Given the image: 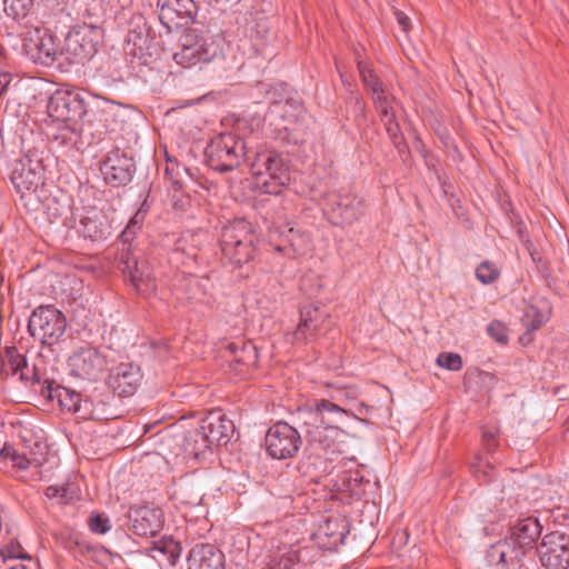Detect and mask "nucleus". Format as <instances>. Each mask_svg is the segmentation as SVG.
I'll use <instances>...</instances> for the list:
<instances>
[{"mask_svg": "<svg viewBox=\"0 0 569 569\" xmlns=\"http://www.w3.org/2000/svg\"><path fill=\"white\" fill-rule=\"evenodd\" d=\"M11 181L29 211L39 210L40 198L46 196L41 160L33 154H23L14 161Z\"/></svg>", "mask_w": 569, "mask_h": 569, "instance_id": "f257e3e1", "label": "nucleus"}, {"mask_svg": "<svg viewBox=\"0 0 569 569\" xmlns=\"http://www.w3.org/2000/svg\"><path fill=\"white\" fill-rule=\"evenodd\" d=\"M222 43L220 36L190 29L181 38V47L173 53V60L182 68L207 64L221 56Z\"/></svg>", "mask_w": 569, "mask_h": 569, "instance_id": "f03ea898", "label": "nucleus"}, {"mask_svg": "<svg viewBox=\"0 0 569 569\" xmlns=\"http://www.w3.org/2000/svg\"><path fill=\"white\" fill-rule=\"evenodd\" d=\"M222 43L220 36L190 29L181 38V47L173 53V60L182 68L207 64L221 56Z\"/></svg>", "mask_w": 569, "mask_h": 569, "instance_id": "7ed1b4c3", "label": "nucleus"}, {"mask_svg": "<svg viewBox=\"0 0 569 569\" xmlns=\"http://www.w3.org/2000/svg\"><path fill=\"white\" fill-rule=\"evenodd\" d=\"M222 43L220 36L190 29L181 38V47L173 53V60L182 68L207 64L221 56Z\"/></svg>", "mask_w": 569, "mask_h": 569, "instance_id": "20e7f679", "label": "nucleus"}, {"mask_svg": "<svg viewBox=\"0 0 569 569\" xmlns=\"http://www.w3.org/2000/svg\"><path fill=\"white\" fill-rule=\"evenodd\" d=\"M102 34V29L93 23L73 27L62 43L63 62L72 64L89 61L97 53Z\"/></svg>", "mask_w": 569, "mask_h": 569, "instance_id": "39448f33", "label": "nucleus"}, {"mask_svg": "<svg viewBox=\"0 0 569 569\" xmlns=\"http://www.w3.org/2000/svg\"><path fill=\"white\" fill-rule=\"evenodd\" d=\"M208 166L219 172L236 169L244 156V142L232 133L221 134L206 149Z\"/></svg>", "mask_w": 569, "mask_h": 569, "instance_id": "423d86ee", "label": "nucleus"}, {"mask_svg": "<svg viewBox=\"0 0 569 569\" xmlns=\"http://www.w3.org/2000/svg\"><path fill=\"white\" fill-rule=\"evenodd\" d=\"M67 320L53 306H40L31 315L28 323L32 337L43 345H53L63 336Z\"/></svg>", "mask_w": 569, "mask_h": 569, "instance_id": "0eeeda50", "label": "nucleus"}, {"mask_svg": "<svg viewBox=\"0 0 569 569\" xmlns=\"http://www.w3.org/2000/svg\"><path fill=\"white\" fill-rule=\"evenodd\" d=\"M251 172L257 178L267 176L261 182L266 192L278 194L290 181L288 169L279 153L271 150L258 152L251 162Z\"/></svg>", "mask_w": 569, "mask_h": 569, "instance_id": "6e6552de", "label": "nucleus"}, {"mask_svg": "<svg viewBox=\"0 0 569 569\" xmlns=\"http://www.w3.org/2000/svg\"><path fill=\"white\" fill-rule=\"evenodd\" d=\"M306 432L309 438L310 450L326 460L333 461V456L342 452L346 432L340 426L318 425L306 422Z\"/></svg>", "mask_w": 569, "mask_h": 569, "instance_id": "1a4fd4ad", "label": "nucleus"}, {"mask_svg": "<svg viewBox=\"0 0 569 569\" xmlns=\"http://www.w3.org/2000/svg\"><path fill=\"white\" fill-rule=\"evenodd\" d=\"M48 116L57 122L67 123L70 128L86 113L83 99L71 90H57L48 100Z\"/></svg>", "mask_w": 569, "mask_h": 569, "instance_id": "9d476101", "label": "nucleus"}, {"mask_svg": "<svg viewBox=\"0 0 569 569\" xmlns=\"http://www.w3.org/2000/svg\"><path fill=\"white\" fill-rule=\"evenodd\" d=\"M323 212L330 223L345 227L363 216L365 202L357 194H331Z\"/></svg>", "mask_w": 569, "mask_h": 569, "instance_id": "9b49d317", "label": "nucleus"}, {"mask_svg": "<svg viewBox=\"0 0 569 569\" xmlns=\"http://www.w3.org/2000/svg\"><path fill=\"white\" fill-rule=\"evenodd\" d=\"M301 445L299 432L287 422L279 421L271 426L266 435V448L274 459L293 457Z\"/></svg>", "mask_w": 569, "mask_h": 569, "instance_id": "f8f14e48", "label": "nucleus"}, {"mask_svg": "<svg viewBox=\"0 0 569 569\" xmlns=\"http://www.w3.org/2000/svg\"><path fill=\"white\" fill-rule=\"evenodd\" d=\"M539 560L546 569L569 567V535L553 531L545 535L537 546Z\"/></svg>", "mask_w": 569, "mask_h": 569, "instance_id": "ddd939ff", "label": "nucleus"}, {"mask_svg": "<svg viewBox=\"0 0 569 569\" xmlns=\"http://www.w3.org/2000/svg\"><path fill=\"white\" fill-rule=\"evenodd\" d=\"M68 366L72 376L96 380L108 366L107 355L94 347H81L68 359Z\"/></svg>", "mask_w": 569, "mask_h": 569, "instance_id": "4468645a", "label": "nucleus"}, {"mask_svg": "<svg viewBox=\"0 0 569 569\" xmlns=\"http://www.w3.org/2000/svg\"><path fill=\"white\" fill-rule=\"evenodd\" d=\"M48 398L50 400H57L61 408L78 413L83 419H110V417L106 415L102 409H99L97 406H94L91 399H82L80 393L71 389L61 386L53 388L49 385Z\"/></svg>", "mask_w": 569, "mask_h": 569, "instance_id": "2eb2a0df", "label": "nucleus"}, {"mask_svg": "<svg viewBox=\"0 0 569 569\" xmlns=\"http://www.w3.org/2000/svg\"><path fill=\"white\" fill-rule=\"evenodd\" d=\"M40 209H43L51 223H59L67 228L76 227L77 208H74L73 199L67 192L57 190L51 193L46 189V196L39 201Z\"/></svg>", "mask_w": 569, "mask_h": 569, "instance_id": "dca6fc26", "label": "nucleus"}, {"mask_svg": "<svg viewBox=\"0 0 569 569\" xmlns=\"http://www.w3.org/2000/svg\"><path fill=\"white\" fill-rule=\"evenodd\" d=\"M24 47L27 53L36 63L50 66L56 61L63 62L62 43L57 42L47 29H36L34 34L26 39Z\"/></svg>", "mask_w": 569, "mask_h": 569, "instance_id": "f3484780", "label": "nucleus"}, {"mask_svg": "<svg viewBox=\"0 0 569 569\" xmlns=\"http://www.w3.org/2000/svg\"><path fill=\"white\" fill-rule=\"evenodd\" d=\"M159 20L171 32L193 22L197 4L193 0H158Z\"/></svg>", "mask_w": 569, "mask_h": 569, "instance_id": "a211bd4d", "label": "nucleus"}, {"mask_svg": "<svg viewBox=\"0 0 569 569\" xmlns=\"http://www.w3.org/2000/svg\"><path fill=\"white\" fill-rule=\"evenodd\" d=\"M134 169L133 159L119 150L108 152L100 168L104 181L112 187L129 183L133 177Z\"/></svg>", "mask_w": 569, "mask_h": 569, "instance_id": "6ab92c4d", "label": "nucleus"}, {"mask_svg": "<svg viewBox=\"0 0 569 569\" xmlns=\"http://www.w3.org/2000/svg\"><path fill=\"white\" fill-rule=\"evenodd\" d=\"M128 527L136 536L152 537L162 528V512L152 506H134L128 511Z\"/></svg>", "mask_w": 569, "mask_h": 569, "instance_id": "aec40b11", "label": "nucleus"}, {"mask_svg": "<svg viewBox=\"0 0 569 569\" xmlns=\"http://www.w3.org/2000/svg\"><path fill=\"white\" fill-rule=\"evenodd\" d=\"M140 368L131 362H121L110 370L108 386L120 397L132 396L141 381Z\"/></svg>", "mask_w": 569, "mask_h": 569, "instance_id": "412c9836", "label": "nucleus"}, {"mask_svg": "<svg viewBox=\"0 0 569 569\" xmlns=\"http://www.w3.org/2000/svg\"><path fill=\"white\" fill-rule=\"evenodd\" d=\"M256 234L252 226L246 219H234L226 224L220 234V244L222 249H234L238 247L254 246Z\"/></svg>", "mask_w": 569, "mask_h": 569, "instance_id": "4be33fe9", "label": "nucleus"}, {"mask_svg": "<svg viewBox=\"0 0 569 569\" xmlns=\"http://www.w3.org/2000/svg\"><path fill=\"white\" fill-rule=\"evenodd\" d=\"M201 423L212 447L226 446L236 435L232 420L218 412L209 413L201 420Z\"/></svg>", "mask_w": 569, "mask_h": 569, "instance_id": "5701e85b", "label": "nucleus"}, {"mask_svg": "<svg viewBox=\"0 0 569 569\" xmlns=\"http://www.w3.org/2000/svg\"><path fill=\"white\" fill-rule=\"evenodd\" d=\"M328 315L318 307L307 306L300 311V322L293 332L295 342L313 340L318 331L323 327Z\"/></svg>", "mask_w": 569, "mask_h": 569, "instance_id": "b1692460", "label": "nucleus"}, {"mask_svg": "<svg viewBox=\"0 0 569 569\" xmlns=\"http://www.w3.org/2000/svg\"><path fill=\"white\" fill-rule=\"evenodd\" d=\"M77 220L79 219L78 231L92 241H99L109 233L108 227L102 221V213L96 207L77 208Z\"/></svg>", "mask_w": 569, "mask_h": 569, "instance_id": "393cba45", "label": "nucleus"}, {"mask_svg": "<svg viewBox=\"0 0 569 569\" xmlns=\"http://www.w3.org/2000/svg\"><path fill=\"white\" fill-rule=\"evenodd\" d=\"M188 569H224V556L213 545H196L189 551Z\"/></svg>", "mask_w": 569, "mask_h": 569, "instance_id": "a878e982", "label": "nucleus"}, {"mask_svg": "<svg viewBox=\"0 0 569 569\" xmlns=\"http://www.w3.org/2000/svg\"><path fill=\"white\" fill-rule=\"evenodd\" d=\"M541 535V527L537 519L526 518L520 520L511 531L508 542H512L515 548L522 551V557L535 546Z\"/></svg>", "mask_w": 569, "mask_h": 569, "instance_id": "bb28decb", "label": "nucleus"}, {"mask_svg": "<svg viewBox=\"0 0 569 569\" xmlns=\"http://www.w3.org/2000/svg\"><path fill=\"white\" fill-rule=\"evenodd\" d=\"M350 415L347 410L333 403L330 400H319L315 409L307 413L306 422L318 425L340 426Z\"/></svg>", "mask_w": 569, "mask_h": 569, "instance_id": "cd10ccee", "label": "nucleus"}, {"mask_svg": "<svg viewBox=\"0 0 569 569\" xmlns=\"http://www.w3.org/2000/svg\"><path fill=\"white\" fill-rule=\"evenodd\" d=\"M521 558L522 551L515 548L512 542L507 540L492 545L486 553L488 563L500 569H517Z\"/></svg>", "mask_w": 569, "mask_h": 569, "instance_id": "c85d7f7f", "label": "nucleus"}, {"mask_svg": "<svg viewBox=\"0 0 569 569\" xmlns=\"http://www.w3.org/2000/svg\"><path fill=\"white\" fill-rule=\"evenodd\" d=\"M358 70L365 87L371 92L376 109L393 101L386 94L382 82L368 64L359 61Z\"/></svg>", "mask_w": 569, "mask_h": 569, "instance_id": "c756f323", "label": "nucleus"}, {"mask_svg": "<svg viewBox=\"0 0 569 569\" xmlns=\"http://www.w3.org/2000/svg\"><path fill=\"white\" fill-rule=\"evenodd\" d=\"M380 119L386 128V131L393 143V146L401 151L406 147L403 134L400 131L399 123L392 108V102L385 104L382 108H377Z\"/></svg>", "mask_w": 569, "mask_h": 569, "instance_id": "7c9ffc66", "label": "nucleus"}, {"mask_svg": "<svg viewBox=\"0 0 569 569\" xmlns=\"http://www.w3.org/2000/svg\"><path fill=\"white\" fill-rule=\"evenodd\" d=\"M180 438L182 439L183 451L189 457L198 459L200 455L212 448V445L209 443V439L206 437V431L202 429V423H200L199 429L189 431Z\"/></svg>", "mask_w": 569, "mask_h": 569, "instance_id": "2f4dec72", "label": "nucleus"}, {"mask_svg": "<svg viewBox=\"0 0 569 569\" xmlns=\"http://www.w3.org/2000/svg\"><path fill=\"white\" fill-rule=\"evenodd\" d=\"M120 263L123 266L122 271L129 272L130 280L137 290H142L143 286L149 287L150 276L140 268L131 251H121Z\"/></svg>", "mask_w": 569, "mask_h": 569, "instance_id": "473e14b6", "label": "nucleus"}, {"mask_svg": "<svg viewBox=\"0 0 569 569\" xmlns=\"http://www.w3.org/2000/svg\"><path fill=\"white\" fill-rule=\"evenodd\" d=\"M26 369H28L26 358L14 347L7 348L2 357V372L18 376L20 380H27Z\"/></svg>", "mask_w": 569, "mask_h": 569, "instance_id": "72a5a7b5", "label": "nucleus"}, {"mask_svg": "<svg viewBox=\"0 0 569 569\" xmlns=\"http://www.w3.org/2000/svg\"><path fill=\"white\" fill-rule=\"evenodd\" d=\"M3 3L7 16L20 20L31 11L34 0H3Z\"/></svg>", "mask_w": 569, "mask_h": 569, "instance_id": "f704fd0d", "label": "nucleus"}, {"mask_svg": "<svg viewBox=\"0 0 569 569\" xmlns=\"http://www.w3.org/2000/svg\"><path fill=\"white\" fill-rule=\"evenodd\" d=\"M178 496L182 503L189 506H199L203 499L202 489L196 483L181 485L178 490Z\"/></svg>", "mask_w": 569, "mask_h": 569, "instance_id": "c9c22d12", "label": "nucleus"}, {"mask_svg": "<svg viewBox=\"0 0 569 569\" xmlns=\"http://www.w3.org/2000/svg\"><path fill=\"white\" fill-rule=\"evenodd\" d=\"M166 176L171 180L176 189L182 187V177L189 176V170L176 159H167Z\"/></svg>", "mask_w": 569, "mask_h": 569, "instance_id": "e433bc0d", "label": "nucleus"}, {"mask_svg": "<svg viewBox=\"0 0 569 569\" xmlns=\"http://www.w3.org/2000/svg\"><path fill=\"white\" fill-rule=\"evenodd\" d=\"M146 218V211L139 209L134 216L129 220L126 229L121 232L120 238L123 243H130L136 233L141 229Z\"/></svg>", "mask_w": 569, "mask_h": 569, "instance_id": "4c0bfd02", "label": "nucleus"}, {"mask_svg": "<svg viewBox=\"0 0 569 569\" xmlns=\"http://www.w3.org/2000/svg\"><path fill=\"white\" fill-rule=\"evenodd\" d=\"M270 529L268 530L267 535H272L270 537V547L271 549H277L280 551L282 547L291 546L293 543V538L290 537L288 531H281L278 532V530H281L282 528L278 525L270 526Z\"/></svg>", "mask_w": 569, "mask_h": 569, "instance_id": "58836bf2", "label": "nucleus"}, {"mask_svg": "<svg viewBox=\"0 0 569 569\" xmlns=\"http://www.w3.org/2000/svg\"><path fill=\"white\" fill-rule=\"evenodd\" d=\"M472 465L473 475L481 481H490L492 479L493 466L483 457L478 456Z\"/></svg>", "mask_w": 569, "mask_h": 569, "instance_id": "ea45409f", "label": "nucleus"}, {"mask_svg": "<svg viewBox=\"0 0 569 569\" xmlns=\"http://www.w3.org/2000/svg\"><path fill=\"white\" fill-rule=\"evenodd\" d=\"M476 276L479 281H481L485 284H488L493 282L498 278L499 270L495 264L485 261L480 263L479 267L477 268Z\"/></svg>", "mask_w": 569, "mask_h": 569, "instance_id": "a19ab883", "label": "nucleus"}, {"mask_svg": "<svg viewBox=\"0 0 569 569\" xmlns=\"http://www.w3.org/2000/svg\"><path fill=\"white\" fill-rule=\"evenodd\" d=\"M437 365L451 371H459L462 368V359L458 353L442 352L437 357Z\"/></svg>", "mask_w": 569, "mask_h": 569, "instance_id": "79ce46f5", "label": "nucleus"}, {"mask_svg": "<svg viewBox=\"0 0 569 569\" xmlns=\"http://www.w3.org/2000/svg\"><path fill=\"white\" fill-rule=\"evenodd\" d=\"M76 495V490L70 486H58L52 485L46 489V496L50 499L52 498H61V500L67 503L69 502L73 496Z\"/></svg>", "mask_w": 569, "mask_h": 569, "instance_id": "37998d69", "label": "nucleus"}, {"mask_svg": "<svg viewBox=\"0 0 569 569\" xmlns=\"http://www.w3.org/2000/svg\"><path fill=\"white\" fill-rule=\"evenodd\" d=\"M89 528L94 533L103 535L110 530V521L102 515H92L89 518Z\"/></svg>", "mask_w": 569, "mask_h": 569, "instance_id": "c03bdc74", "label": "nucleus"}, {"mask_svg": "<svg viewBox=\"0 0 569 569\" xmlns=\"http://www.w3.org/2000/svg\"><path fill=\"white\" fill-rule=\"evenodd\" d=\"M223 258L228 260V262L236 267H241L242 263H248L252 256L250 251H222Z\"/></svg>", "mask_w": 569, "mask_h": 569, "instance_id": "a18cd8bd", "label": "nucleus"}, {"mask_svg": "<svg viewBox=\"0 0 569 569\" xmlns=\"http://www.w3.org/2000/svg\"><path fill=\"white\" fill-rule=\"evenodd\" d=\"M1 557L6 559H26L27 555L22 552V548L18 542H10L0 549Z\"/></svg>", "mask_w": 569, "mask_h": 569, "instance_id": "49530a36", "label": "nucleus"}, {"mask_svg": "<svg viewBox=\"0 0 569 569\" xmlns=\"http://www.w3.org/2000/svg\"><path fill=\"white\" fill-rule=\"evenodd\" d=\"M488 333L499 343H506L508 341V335L506 328L501 322L493 321L488 326Z\"/></svg>", "mask_w": 569, "mask_h": 569, "instance_id": "de8ad7c7", "label": "nucleus"}, {"mask_svg": "<svg viewBox=\"0 0 569 569\" xmlns=\"http://www.w3.org/2000/svg\"><path fill=\"white\" fill-rule=\"evenodd\" d=\"M11 460H12L14 467L22 469V470L28 469L32 463V460L27 458L24 455H20L17 452L12 453Z\"/></svg>", "mask_w": 569, "mask_h": 569, "instance_id": "09e8293b", "label": "nucleus"}, {"mask_svg": "<svg viewBox=\"0 0 569 569\" xmlns=\"http://www.w3.org/2000/svg\"><path fill=\"white\" fill-rule=\"evenodd\" d=\"M11 73L7 71H0V97L7 90L8 86L11 82Z\"/></svg>", "mask_w": 569, "mask_h": 569, "instance_id": "8fccbe9b", "label": "nucleus"}, {"mask_svg": "<svg viewBox=\"0 0 569 569\" xmlns=\"http://www.w3.org/2000/svg\"><path fill=\"white\" fill-rule=\"evenodd\" d=\"M396 18L398 23L402 27L405 31H408L409 28V18L401 11L396 12Z\"/></svg>", "mask_w": 569, "mask_h": 569, "instance_id": "3c124183", "label": "nucleus"}, {"mask_svg": "<svg viewBox=\"0 0 569 569\" xmlns=\"http://www.w3.org/2000/svg\"><path fill=\"white\" fill-rule=\"evenodd\" d=\"M483 441H485V446L487 448V450H492L493 448V441H495V437L492 433H489V432H486L483 433Z\"/></svg>", "mask_w": 569, "mask_h": 569, "instance_id": "603ef678", "label": "nucleus"}, {"mask_svg": "<svg viewBox=\"0 0 569 569\" xmlns=\"http://www.w3.org/2000/svg\"><path fill=\"white\" fill-rule=\"evenodd\" d=\"M137 39H142L141 36L139 33H137L136 31L133 32H130L128 34V42H133L134 46H137Z\"/></svg>", "mask_w": 569, "mask_h": 569, "instance_id": "864d4df0", "label": "nucleus"}, {"mask_svg": "<svg viewBox=\"0 0 569 569\" xmlns=\"http://www.w3.org/2000/svg\"><path fill=\"white\" fill-rule=\"evenodd\" d=\"M295 234H296L295 230L292 228L289 229V236H291V238L289 239V242H290V246L293 247V248L298 247V246H301V243L293 241Z\"/></svg>", "mask_w": 569, "mask_h": 569, "instance_id": "5fc2aeb1", "label": "nucleus"}, {"mask_svg": "<svg viewBox=\"0 0 569 569\" xmlns=\"http://www.w3.org/2000/svg\"><path fill=\"white\" fill-rule=\"evenodd\" d=\"M0 52L2 53L1 54V61H2L7 58V50L4 49V47L1 43H0Z\"/></svg>", "mask_w": 569, "mask_h": 569, "instance_id": "6e6d98bb", "label": "nucleus"}, {"mask_svg": "<svg viewBox=\"0 0 569 569\" xmlns=\"http://www.w3.org/2000/svg\"><path fill=\"white\" fill-rule=\"evenodd\" d=\"M555 511H557V512H558V515L556 516L557 518H558V517H560V516H563L562 513H560V511H561V507H560V506H559V507H557V508L555 509Z\"/></svg>", "mask_w": 569, "mask_h": 569, "instance_id": "4d7b16f0", "label": "nucleus"}, {"mask_svg": "<svg viewBox=\"0 0 569 569\" xmlns=\"http://www.w3.org/2000/svg\"><path fill=\"white\" fill-rule=\"evenodd\" d=\"M10 569H27V567L23 566V565H19V566H14V567H12Z\"/></svg>", "mask_w": 569, "mask_h": 569, "instance_id": "13d9d810", "label": "nucleus"}, {"mask_svg": "<svg viewBox=\"0 0 569 569\" xmlns=\"http://www.w3.org/2000/svg\"><path fill=\"white\" fill-rule=\"evenodd\" d=\"M537 253H538V251H532V252L530 253V256H531L532 260H536V259H537V257H536V254H537Z\"/></svg>", "mask_w": 569, "mask_h": 569, "instance_id": "bf43d9fd", "label": "nucleus"}, {"mask_svg": "<svg viewBox=\"0 0 569 569\" xmlns=\"http://www.w3.org/2000/svg\"><path fill=\"white\" fill-rule=\"evenodd\" d=\"M539 326H540V323H537V325H535L532 328H533V329H538V328H539Z\"/></svg>", "mask_w": 569, "mask_h": 569, "instance_id": "052dcab7", "label": "nucleus"}, {"mask_svg": "<svg viewBox=\"0 0 569 569\" xmlns=\"http://www.w3.org/2000/svg\"><path fill=\"white\" fill-rule=\"evenodd\" d=\"M274 249L280 250L283 249L281 246H277Z\"/></svg>", "mask_w": 569, "mask_h": 569, "instance_id": "680f3d73", "label": "nucleus"}, {"mask_svg": "<svg viewBox=\"0 0 569 569\" xmlns=\"http://www.w3.org/2000/svg\"><path fill=\"white\" fill-rule=\"evenodd\" d=\"M568 525H569V522H568Z\"/></svg>", "mask_w": 569, "mask_h": 569, "instance_id": "e2e57ef3", "label": "nucleus"}]
</instances>
